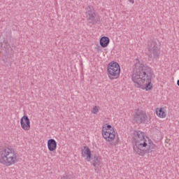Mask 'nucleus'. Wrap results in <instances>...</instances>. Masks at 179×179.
Instances as JSON below:
<instances>
[{"label": "nucleus", "mask_w": 179, "mask_h": 179, "mask_svg": "<svg viewBox=\"0 0 179 179\" xmlns=\"http://www.w3.org/2000/svg\"><path fill=\"white\" fill-rule=\"evenodd\" d=\"M153 77V70L148 65L141 63L139 59H135L134 71L131 80L134 83L135 87L138 89H145L152 90V78Z\"/></svg>", "instance_id": "1"}, {"label": "nucleus", "mask_w": 179, "mask_h": 179, "mask_svg": "<svg viewBox=\"0 0 179 179\" xmlns=\"http://www.w3.org/2000/svg\"><path fill=\"white\" fill-rule=\"evenodd\" d=\"M133 149L135 155L144 156L156 149V145L141 131H135L133 136Z\"/></svg>", "instance_id": "2"}, {"label": "nucleus", "mask_w": 179, "mask_h": 179, "mask_svg": "<svg viewBox=\"0 0 179 179\" xmlns=\"http://www.w3.org/2000/svg\"><path fill=\"white\" fill-rule=\"evenodd\" d=\"M17 156V152L13 148L6 147L0 151V163L7 167L13 166V164H16L19 162Z\"/></svg>", "instance_id": "3"}, {"label": "nucleus", "mask_w": 179, "mask_h": 179, "mask_svg": "<svg viewBox=\"0 0 179 179\" xmlns=\"http://www.w3.org/2000/svg\"><path fill=\"white\" fill-rule=\"evenodd\" d=\"M108 76L111 80L118 79L121 73V67L117 62H110L107 66Z\"/></svg>", "instance_id": "4"}, {"label": "nucleus", "mask_w": 179, "mask_h": 179, "mask_svg": "<svg viewBox=\"0 0 179 179\" xmlns=\"http://www.w3.org/2000/svg\"><path fill=\"white\" fill-rule=\"evenodd\" d=\"M148 57L149 58H159V48L157 42L155 40H150L148 43Z\"/></svg>", "instance_id": "5"}, {"label": "nucleus", "mask_w": 179, "mask_h": 179, "mask_svg": "<svg viewBox=\"0 0 179 179\" xmlns=\"http://www.w3.org/2000/svg\"><path fill=\"white\" fill-rule=\"evenodd\" d=\"M101 134L103 138L108 142H113V141L115 139V130H114V127H112L110 124L102 127Z\"/></svg>", "instance_id": "6"}, {"label": "nucleus", "mask_w": 179, "mask_h": 179, "mask_svg": "<svg viewBox=\"0 0 179 179\" xmlns=\"http://www.w3.org/2000/svg\"><path fill=\"white\" fill-rule=\"evenodd\" d=\"M147 120L148 115L142 110H138L134 115V121L137 124H143Z\"/></svg>", "instance_id": "7"}, {"label": "nucleus", "mask_w": 179, "mask_h": 179, "mask_svg": "<svg viewBox=\"0 0 179 179\" xmlns=\"http://www.w3.org/2000/svg\"><path fill=\"white\" fill-rule=\"evenodd\" d=\"M86 15L88 24L92 26L93 24H96V23L99 22V20L96 18V13H94V10H92L90 7H89V10L87 11Z\"/></svg>", "instance_id": "8"}, {"label": "nucleus", "mask_w": 179, "mask_h": 179, "mask_svg": "<svg viewBox=\"0 0 179 179\" xmlns=\"http://www.w3.org/2000/svg\"><path fill=\"white\" fill-rule=\"evenodd\" d=\"M21 128L24 129V131H29L30 130V119L27 115H24L20 119Z\"/></svg>", "instance_id": "9"}, {"label": "nucleus", "mask_w": 179, "mask_h": 179, "mask_svg": "<svg viewBox=\"0 0 179 179\" xmlns=\"http://www.w3.org/2000/svg\"><path fill=\"white\" fill-rule=\"evenodd\" d=\"M92 163L94 167H95L94 171L96 173H99V170L97 169V167H101V157L95 155L92 157Z\"/></svg>", "instance_id": "10"}, {"label": "nucleus", "mask_w": 179, "mask_h": 179, "mask_svg": "<svg viewBox=\"0 0 179 179\" xmlns=\"http://www.w3.org/2000/svg\"><path fill=\"white\" fill-rule=\"evenodd\" d=\"M81 155L83 157H86L87 162H90V159H92V152L89 147L85 146L82 150Z\"/></svg>", "instance_id": "11"}, {"label": "nucleus", "mask_w": 179, "mask_h": 179, "mask_svg": "<svg viewBox=\"0 0 179 179\" xmlns=\"http://www.w3.org/2000/svg\"><path fill=\"white\" fill-rule=\"evenodd\" d=\"M48 149L50 152H54L57 149V141L54 138L48 141Z\"/></svg>", "instance_id": "12"}, {"label": "nucleus", "mask_w": 179, "mask_h": 179, "mask_svg": "<svg viewBox=\"0 0 179 179\" xmlns=\"http://www.w3.org/2000/svg\"><path fill=\"white\" fill-rule=\"evenodd\" d=\"M99 43L100 45L103 47V48H106V47L110 44V38H108L107 36H103L101 38Z\"/></svg>", "instance_id": "13"}, {"label": "nucleus", "mask_w": 179, "mask_h": 179, "mask_svg": "<svg viewBox=\"0 0 179 179\" xmlns=\"http://www.w3.org/2000/svg\"><path fill=\"white\" fill-rule=\"evenodd\" d=\"M156 114L157 116L159 117V118H166V112H164V108H157L156 110Z\"/></svg>", "instance_id": "14"}, {"label": "nucleus", "mask_w": 179, "mask_h": 179, "mask_svg": "<svg viewBox=\"0 0 179 179\" xmlns=\"http://www.w3.org/2000/svg\"><path fill=\"white\" fill-rule=\"evenodd\" d=\"M92 114H97L99 113V107L94 106L92 110Z\"/></svg>", "instance_id": "15"}, {"label": "nucleus", "mask_w": 179, "mask_h": 179, "mask_svg": "<svg viewBox=\"0 0 179 179\" xmlns=\"http://www.w3.org/2000/svg\"><path fill=\"white\" fill-rule=\"evenodd\" d=\"M61 179H71V178H69V176H63Z\"/></svg>", "instance_id": "16"}, {"label": "nucleus", "mask_w": 179, "mask_h": 179, "mask_svg": "<svg viewBox=\"0 0 179 179\" xmlns=\"http://www.w3.org/2000/svg\"><path fill=\"white\" fill-rule=\"evenodd\" d=\"M128 1L129 2H130V3H132V4L135 3V0H128Z\"/></svg>", "instance_id": "17"}]
</instances>
